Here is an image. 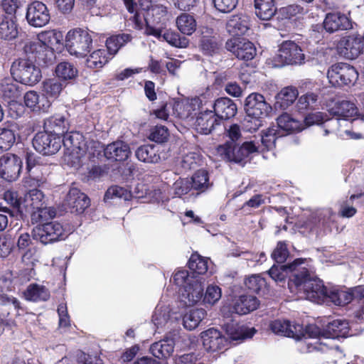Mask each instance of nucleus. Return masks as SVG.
<instances>
[{"mask_svg":"<svg viewBox=\"0 0 364 364\" xmlns=\"http://www.w3.org/2000/svg\"><path fill=\"white\" fill-rule=\"evenodd\" d=\"M272 109V106L266 102L263 95L258 93L249 95L245 101V112L248 117L252 118L247 120L248 130H257L262 126L261 119L267 117Z\"/></svg>","mask_w":364,"mask_h":364,"instance_id":"nucleus-5","label":"nucleus"},{"mask_svg":"<svg viewBox=\"0 0 364 364\" xmlns=\"http://www.w3.org/2000/svg\"><path fill=\"white\" fill-rule=\"evenodd\" d=\"M289 250L284 242H279L272 253V259L277 263L282 264L289 256Z\"/></svg>","mask_w":364,"mask_h":364,"instance_id":"nucleus-60","label":"nucleus"},{"mask_svg":"<svg viewBox=\"0 0 364 364\" xmlns=\"http://www.w3.org/2000/svg\"><path fill=\"white\" fill-rule=\"evenodd\" d=\"M200 156L196 152H189L185 154L181 161V166L184 170L196 168L200 162Z\"/></svg>","mask_w":364,"mask_h":364,"instance_id":"nucleus-59","label":"nucleus"},{"mask_svg":"<svg viewBox=\"0 0 364 364\" xmlns=\"http://www.w3.org/2000/svg\"><path fill=\"white\" fill-rule=\"evenodd\" d=\"M225 48L238 59L242 60H250L256 55V48L254 44L245 38L229 39L225 43Z\"/></svg>","mask_w":364,"mask_h":364,"instance_id":"nucleus-15","label":"nucleus"},{"mask_svg":"<svg viewBox=\"0 0 364 364\" xmlns=\"http://www.w3.org/2000/svg\"><path fill=\"white\" fill-rule=\"evenodd\" d=\"M277 128L284 136L293 132H301L304 129L303 123L294 119L290 114L284 113L277 119Z\"/></svg>","mask_w":364,"mask_h":364,"instance_id":"nucleus-30","label":"nucleus"},{"mask_svg":"<svg viewBox=\"0 0 364 364\" xmlns=\"http://www.w3.org/2000/svg\"><path fill=\"white\" fill-rule=\"evenodd\" d=\"M352 301V296L348 291L342 289H329L326 297V304L332 303L336 306H344Z\"/></svg>","mask_w":364,"mask_h":364,"instance_id":"nucleus-39","label":"nucleus"},{"mask_svg":"<svg viewBox=\"0 0 364 364\" xmlns=\"http://www.w3.org/2000/svg\"><path fill=\"white\" fill-rule=\"evenodd\" d=\"M203 345L208 352H218L226 348L228 344L227 338L222 333L215 328H210L200 333Z\"/></svg>","mask_w":364,"mask_h":364,"instance_id":"nucleus-18","label":"nucleus"},{"mask_svg":"<svg viewBox=\"0 0 364 364\" xmlns=\"http://www.w3.org/2000/svg\"><path fill=\"white\" fill-rule=\"evenodd\" d=\"M24 102L30 108L37 107L38 109L46 111L50 106V102L45 97H41L35 91L27 92L24 96Z\"/></svg>","mask_w":364,"mask_h":364,"instance_id":"nucleus-44","label":"nucleus"},{"mask_svg":"<svg viewBox=\"0 0 364 364\" xmlns=\"http://www.w3.org/2000/svg\"><path fill=\"white\" fill-rule=\"evenodd\" d=\"M173 282L181 287L179 299L185 306H193L200 301L204 284L202 277L190 275L187 270H180L174 274Z\"/></svg>","mask_w":364,"mask_h":364,"instance_id":"nucleus-3","label":"nucleus"},{"mask_svg":"<svg viewBox=\"0 0 364 364\" xmlns=\"http://www.w3.org/2000/svg\"><path fill=\"white\" fill-rule=\"evenodd\" d=\"M294 287L299 292H303L306 299L314 303L323 304L326 301L328 289H327L321 280L311 277L309 270L306 267L304 274L296 275Z\"/></svg>","mask_w":364,"mask_h":364,"instance_id":"nucleus-4","label":"nucleus"},{"mask_svg":"<svg viewBox=\"0 0 364 364\" xmlns=\"http://www.w3.org/2000/svg\"><path fill=\"white\" fill-rule=\"evenodd\" d=\"M221 296V289L217 285L210 284L206 289L203 301L206 304L213 305L220 300Z\"/></svg>","mask_w":364,"mask_h":364,"instance_id":"nucleus-58","label":"nucleus"},{"mask_svg":"<svg viewBox=\"0 0 364 364\" xmlns=\"http://www.w3.org/2000/svg\"><path fill=\"white\" fill-rule=\"evenodd\" d=\"M176 23L178 29L183 34L191 36L196 30V21L193 16L188 14H181L177 17Z\"/></svg>","mask_w":364,"mask_h":364,"instance_id":"nucleus-40","label":"nucleus"},{"mask_svg":"<svg viewBox=\"0 0 364 364\" xmlns=\"http://www.w3.org/2000/svg\"><path fill=\"white\" fill-rule=\"evenodd\" d=\"M22 160L18 156L6 154L0 157V176L11 182L17 180L22 168Z\"/></svg>","mask_w":364,"mask_h":364,"instance_id":"nucleus-14","label":"nucleus"},{"mask_svg":"<svg viewBox=\"0 0 364 364\" xmlns=\"http://www.w3.org/2000/svg\"><path fill=\"white\" fill-rule=\"evenodd\" d=\"M258 151L252 141H245L241 146L237 143L226 141L218 147V153L227 161L244 164L249 156Z\"/></svg>","mask_w":364,"mask_h":364,"instance_id":"nucleus-8","label":"nucleus"},{"mask_svg":"<svg viewBox=\"0 0 364 364\" xmlns=\"http://www.w3.org/2000/svg\"><path fill=\"white\" fill-rule=\"evenodd\" d=\"M17 24L13 19L4 18L0 21V39L11 41L18 36Z\"/></svg>","mask_w":364,"mask_h":364,"instance_id":"nucleus-42","label":"nucleus"},{"mask_svg":"<svg viewBox=\"0 0 364 364\" xmlns=\"http://www.w3.org/2000/svg\"><path fill=\"white\" fill-rule=\"evenodd\" d=\"M283 136L275 127H269L261 136L262 144L265 149L270 150L275 146L277 139Z\"/></svg>","mask_w":364,"mask_h":364,"instance_id":"nucleus-53","label":"nucleus"},{"mask_svg":"<svg viewBox=\"0 0 364 364\" xmlns=\"http://www.w3.org/2000/svg\"><path fill=\"white\" fill-rule=\"evenodd\" d=\"M11 74L16 80L28 85L36 84L41 77L40 69L29 59H19L14 62Z\"/></svg>","mask_w":364,"mask_h":364,"instance_id":"nucleus-10","label":"nucleus"},{"mask_svg":"<svg viewBox=\"0 0 364 364\" xmlns=\"http://www.w3.org/2000/svg\"><path fill=\"white\" fill-rule=\"evenodd\" d=\"M24 51L26 53L33 54L35 60L38 61L44 60L45 56L47 55L45 53L49 52L52 54L49 48L40 41L27 42L24 46Z\"/></svg>","mask_w":364,"mask_h":364,"instance_id":"nucleus-43","label":"nucleus"},{"mask_svg":"<svg viewBox=\"0 0 364 364\" xmlns=\"http://www.w3.org/2000/svg\"><path fill=\"white\" fill-rule=\"evenodd\" d=\"M46 200L43 193L38 189L30 190L25 194L23 203V213H28L36 208L45 205Z\"/></svg>","mask_w":364,"mask_h":364,"instance_id":"nucleus-31","label":"nucleus"},{"mask_svg":"<svg viewBox=\"0 0 364 364\" xmlns=\"http://www.w3.org/2000/svg\"><path fill=\"white\" fill-rule=\"evenodd\" d=\"M27 169L29 175L36 181L38 186L46 182L45 174H46L47 167L36 164V159L29 156L27 159Z\"/></svg>","mask_w":364,"mask_h":364,"instance_id":"nucleus-41","label":"nucleus"},{"mask_svg":"<svg viewBox=\"0 0 364 364\" xmlns=\"http://www.w3.org/2000/svg\"><path fill=\"white\" fill-rule=\"evenodd\" d=\"M302 11L303 8L296 4H290L280 9V12L285 18H290Z\"/></svg>","mask_w":364,"mask_h":364,"instance_id":"nucleus-64","label":"nucleus"},{"mask_svg":"<svg viewBox=\"0 0 364 364\" xmlns=\"http://www.w3.org/2000/svg\"><path fill=\"white\" fill-rule=\"evenodd\" d=\"M220 124V121L211 110L201 112L193 124L196 130L203 134H208Z\"/></svg>","mask_w":364,"mask_h":364,"instance_id":"nucleus-24","label":"nucleus"},{"mask_svg":"<svg viewBox=\"0 0 364 364\" xmlns=\"http://www.w3.org/2000/svg\"><path fill=\"white\" fill-rule=\"evenodd\" d=\"M298 96V90L293 87L283 88L275 97V109L284 110L291 105Z\"/></svg>","mask_w":364,"mask_h":364,"instance_id":"nucleus-33","label":"nucleus"},{"mask_svg":"<svg viewBox=\"0 0 364 364\" xmlns=\"http://www.w3.org/2000/svg\"><path fill=\"white\" fill-rule=\"evenodd\" d=\"M340 46L346 58L355 59L364 50V40L358 34L353 33L342 38Z\"/></svg>","mask_w":364,"mask_h":364,"instance_id":"nucleus-21","label":"nucleus"},{"mask_svg":"<svg viewBox=\"0 0 364 364\" xmlns=\"http://www.w3.org/2000/svg\"><path fill=\"white\" fill-rule=\"evenodd\" d=\"M31 214L32 223L43 224L46 221L54 218L56 211L53 208L47 207L46 205H43L41 208H36L28 213Z\"/></svg>","mask_w":364,"mask_h":364,"instance_id":"nucleus-46","label":"nucleus"},{"mask_svg":"<svg viewBox=\"0 0 364 364\" xmlns=\"http://www.w3.org/2000/svg\"><path fill=\"white\" fill-rule=\"evenodd\" d=\"M223 328L230 339L240 342L252 338L257 332L254 327L240 325L236 320H230L223 325Z\"/></svg>","mask_w":364,"mask_h":364,"instance_id":"nucleus-20","label":"nucleus"},{"mask_svg":"<svg viewBox=\"0 0 364 364\" xmlns=\"http://www.w3.org/2000/svg\"><path fill=\"white\" fill-rule=\"evenodd\" d=\"M93 33L87 29L80 28L70 31L66 35V48L68 52L76 57L86 56L92 48Z\"/></svg>","mask_w":364,"mask_h":364,"instance_id":"nucleus-6","label":"nucleus"},{"mask_svg":"<svg viewBox=\"0 0 364 364\" xmlns=\"http://www.w3.org/2000/svg\"><path fill=\"white\" fill-rule=\"evenodd\" d=\"M162 37L168 43L177 48H186L189 44L187 38L182 37L175 32L166 31Z\"/></svg>","mask_w":364,"mask_h":364,"instance_id":"nucleus-55","label":"nucleus"},{"mask_svg":"<svg viewBox=\"0 0 364 364\" xmlns=\"http://www.w3.org/2000/svg\"><path fill=\"white\" fill-rule=\"evenodd\" d=\"M56 75L65 80L75 78L77 75V70L68 62L60 63L55 68Z\"/></svg>","mask_w":364,"mask_h":364,"instance_id":"nucleus-52","label":"nucleus"},{"mask_svg":"<svg viewBox=\"0 0 364 364\" xmlns=\"http://www.w3.org/2000/svg\"><path fill=\"white\" fill-rule=\"evenodd\" d=\"M3 199L8 205H4L2 203H0L1 212L8 213L11 217L23 213V203H21L17 192L6 191L4 193Z\"/></svg>","mask_w":364,"mask_h":364,"instance_id":"nucleus-26","label":"nucleus"},{"mask_svg":"<svg viewBox=\"0 0 364 364\" xmlns=\"http://www.w3.org/2000/svg\"><path fill=\"white\" fill-rule=\"evenodd\" d=\"M270 330L276 335L301 340L303 338H325V328H321L315 324L305 326L302 320H271Z\"/></svg>","mask_w":364,"mask_h":364,"instance_id":"nucleus-2","label":"nucleus"},{"mask_svg":"<svg viewBox=\"0 0 364 364\" xmlns=\"http://www.w3.org/2000/svg\"><path fill=\"white\" fill-rule=\"evenodd\" d=\"M188 267L193 272L191 275L200 276L208 270V262L199 255H192L188 261Z\"/></svg>","mask_w":364,"mask_h":364,"instance_id":"nucleus-50","label":"nucleus"},{"mask_svg":"<svg viewBox=\"0 0 364 364\" xmlns=\"http://www.w3.org/2000/svg\"><path fill=\"white\" fill-rule=\"evenodd\" d=\"M329 82L334 87L353 85L358 78L354 67L347 63L333 65L327 72Z\"/></svg>","mask_w":364,"mask_h":364,"instance_id":"nucleus-11","label":"nucleus"},{"mask_svg":"<svg viewBox=\"0 0 364 364\" xmlns=\"http://www.w3.org/2000/svg\"><path fill=\"white\" fill-rule=\"evenodd\" d=\"M305 259L298 258L287 264H274L268 271V274L274 281L282 284H284L289 277L288 285L291 289L295 284L294 279L296 275L300 276L301 273L305 274Z\"/></svg>","mask_w":364,"mask_h":364,"instance_id":"nucleus-7","label":"nucleus"},{"mask_svg":"<svg viewBox=\"0 0 364 364\" xmlns=\"http://www.w3.org/2000/svg\"><path fill=\"white\" fill-rule=\"evenodd\" d=\"M318 100V95L313 92H308L299 97L296 102V110L299 112L314 109Z\"/></svg>","mask_w":364,"mask_h":364,"instance_id":"nucleus-51","label":"nucleus"},{"mask_svg":"<svg viewBox=\"0 0 364 364\" xmlns=\"http://www.w3.org/2000/svg\"><path fill=\"white\" fill-rule=\"evenodd\" d=\"M65 149L63 160L70 167L78 169L81 167L86 158L95 161L100 151L94 149L95 146H87L83 140V136L79 132H70L63 139Z\"/></svg>","mask_w":364,"mask_h":364,"instance_id":"nucleus-1","label":"nucleus"},{"mask_svg":"<svg viewBox=\"0 0 364 364\" xmlns=\"http://www.w3.org/2000/svg\"><path fill=\"white\" fill-rule=\"evenodd\" d=\"M135 156L139 161L149 164H156L161 159L156 146L151 144L138 147L135 151Z\"/></svg>","mask_w":364,"mask_h":364,"instance_id":"nucleus-35","label":"nucleus"},{"mask_svg":"<svg viewBox=\"0 0 364 364\" xmlns=\"http://www.w3.org/2000/svg\"><path fill=\"white\" fill-rule=\"evenodd\" d=\"M131 39L132 36L127 33L111 36L106 41L107 53L109 55L116 54L118 50Z\"/></svg>","mask_w":364,"mask_h":364,"instance_id":"nucleus-48","label":"nucleus"},{"mask_svg":"<svg viewBox=\"0 0 364 364\" xmlns=\"http://www.w3.org/2000/svg\"><path fill=\"white\" fill-rule=\"evenodd\" d=\"M129 145L123 141L110 143L104 149L105 157L111 161L122 162L131 156Z\"/></svg>","mask_w":364,"mask_h":364,"instance_id":"nucleus-22","label":"nucleus"},{"mask_svg":"<svg viewBox=\"0 0 364 364\" xmlns=\"http://www.w3.org/2000/svg\"><path fill=\"white\" fill-rule=\"evenodd\" d=\"M199 47L205 55H213L220 50V43L215 36L203 35L200 40Z\"/></svg>","mask_w":364,"mask_h":364,"instance_id":"nucleus-45","label":"nucleus"},{"mask_svg":"<svg viewBox=\"0 0 364 364\" xmlns=\"http://www.w3.org/2000/svg\"><path fill=\"white\" fill-rule=\"evenodd\" d=\"M65 205L72 212L82 213L90 205V198L77 188H71L66 196Z\"/></svg>","mask_w":364,"mask_h":364,"instance_id":"nucleus-23","label":"nucleus"},{"mask_svg":"<svg viewBox=\"0 0 364 364\" xmlns=\"http://www.w3.org/2000/svg\"><path fill=\"white\" fill-rule=\"evenodd\" d=\"M190 181L192 189L198 192L205 191L210 186L208 172L205 170H199L196 172Z\"/></svg>","mask_w":364,"mask_h":364,"instance_id":"nucleus-49","label":"nucleus"},{"mask_svg":"<svg viewBox=\"0 0 364 364\" xmlns=\"http://www.w3.org/2000/svg\"><path fill=\"white\" fill-rule=\"evenodd\" d=\"M228 32L232 36L245 35L250 28V19L245 14L232 16L227 22Z\"/></svg>","mask_w":364,"mask_h":364,"instance_id":"nucleus-29","label":"nucleus"},{"mask_svg":"<svg viewBox=\"0 0 364 364\" xmlns=\"http://www.w3.org/2000/svg\"><path fill=\"white\" fill-rule=\"evenodd\" d=\"M168 136V129L164 126H156L151 132L149 139L157 143L166 141Z\"/></svg>","mask_w":364,"mask_h":364,"instance_id":"nucleus-61","label":"nucleus"},{"mask_svg":"<svg viewBox=\"0 0 364 364\" xmlns=\"http://www.w3.org/2000/svg\"><path fill=\"white\" fill-rule=\"evenodd\" d=\"M132 193L124 188L114 186L108 188L105 195V199H112L113 198H123L128 200L132 198Z\"/></svg>","mask_w":364,"mask_h":364,"instance_id":"nucleus-57","label":"nucleus"},{"mask_svg":"<svg viewBox=\"0 0 364 364\" xmlns=\"http://www.w3.org/2000/svg\"><path fill=\"white\" fill-rule=\"evenodd\" d=\"M266 281L259 274H253L245 281V286L252 292L259 294L266 288Z\"/></svg>","mask_w":364,"mask_h":364,"instance_id":"nucleus-54","label":"nucleus"},{"mask_svg":"<svg viewBox=\"0 0 364 364\" xmlns=\"http://www.w3.org/2000/svg\"><path fill=\"white\" fill-rule=\"evenodd\" d=\"M16 140L14 132L9 129H0V150L9 149Z\"/></svg>","mask_w":364,"mask_h":364,"instance_id":"nucleus-56","label":"nucleus"},{"mask_svg":"<svg viewBox=\"0 0 364 364\" xmlns=\"http://www.w3.org/2000/svg\"><path fill=\"white\" fill-rule=\"evenodd\" d=\"M26 18L30 26L41 28L49 22L50 16L46 4L34 1L28 5Z\"/></svg>","mask_w":364,"mask_h":364,"instance_id":"nucleus-16","label":"nucleus"},{"mask_svg":"<svg viewBox=\"0 0 364 364\" xmlns=\"http://www.w3.org/2000/svg\"><path fill=\"white\" fill-rule=\"evenodd\" d=\"M357 320H332L325 327L326 338H339L354 334L352 328L357 324Z\"/></svg>","mask_w":364,"mask_h":364,"instance_id":"nucleus-17","label":"nucleus"},{"mask_svg":"<svg viewBox=\"0 0 364 364\" xmlns=\"http://www.w3.org/2000/svg\"><path fill=\"white\" fill-rule=\"evenodd\" d=\"M23 296L28 301L38 302L48 301L50 295L48 289L46 287L33 283L27 287Z\"/></svg>","mask_w":364,"mask_h":364,"instance_id":"nucleus-34","label":"nucleus"},{"mask_svg":"<svg viewBox=\"0 0 364 364\" xmlns=\"http://www.w3.org/2000/svg\"><path fill=\"white\" fill-rule=\"evenodd\" d=\"M330 114L333 116L343 118L344 119H350L358 114V108L354 103L343 100L336 102L329 110Z\"/></svg>","mask_w":364,"mask_h":364,"instance_id":"nucleus-32","label":"nucleus"},{"mask_svg":"<svg viewBox=\"0 0 364 364\" xmlns=\"http://www.w3.org/2000/svg\"><path fill=\"white\" fill-rule=\"evenodd\" d=\"M215 8L221 13H229L235 9L238 0H213Z\"/></svg>","mask_w":364,"mask_h":364,"instance_id":"nucleus-62","label":"nucleus"},{"mask_svg":"<svg viewBox=\"0 0 364 364\" xmlns=\"http://www.w3.org/2000/svg\"><path fill=\"white\" fill-rule=\"evenodd\" d=\"M109 60L105 49H98L92 52L86 60V65L92 69L102 68Z\"/></svg>","mask_w":364,"mask_h":364,"instance_id":"nucleus-47","label":"nucleus"},{"mask_svg":"<svg viewBox=\"0 0 364 364\" xmlns=\"http://www.w3.org/2000/svg\"><path fill=\"white\" fill-rule=\"evenodd\" d=\"M304 58L301 49L293 41H284L278 53L271 60L274 68L283 67L286 65L301 63Z\"/></svg>","mask_w":364,"mask_h":364,"instance_id":"nucleus-9","label":"nucleus"},{"mask_svg":"<svg viewBox=\"0 0 364 364\" xmlns=\"http://www.w3.org/2000/svg\"><path fill=\"white\" fill-rule=\"evenodd\" d=\"M213 112L217 119H229L235 116L237 107L235 102L228 97H220L213 104Z\"/></svg>","mask_w":364,"mask_h":364,"instance_id":"nucleus-25","label":"nucleus"},{"mask_svg":"<svg viewBox=\"0 0 364 364\" xmlns=\"http://www.w3.org/2000/svg\"><path fill=\"white\" fill-rule=\"evenodd\" d=\"M323 28L326 32L333 33L341 31H347L353 28L352 22L346 15L341 12H330L326 15Z\"/></svg>","mask_w":364,"mask_h":364,"instance_id":"nucleus-19","label":"nucleus"},{"mask_svg":"<svg viewBox=\"0 0 364 364\" xmlns=\"http://www.w3.org/2000/svg\"><path fill=\"white\" fill-rule=\"evenodd\" d=\"M174 346L171 341L161 340L151 345L150 353L159 359L167 358L173 352Z\"/></svg>","mask_w":364,"mask_h":364,"instance_id":"nucleus-37","label":"nucleus"},{"mask_svg":"<svg viewBox=\"0 0 364 364\" xmlns=\"http://www.w3.org/2000/svg\"><path fill=\"white\" fill-rule=\"evenodd\" d=\"M65 229L57 221L38 225L32 231L33 238L43 245L53 243L63 239Z\"/></svg>","mask_w":364,"mask_h":364,"instance_id":"nucleus-12","label":"nucleus"},{"mask_svg":"<svg viewBox=\"0 0 364 364\" xmlns=\"http://www.w3.org/2000/svg\"><path fill=\"white\" fill-rule=\"evenodd\" d=\"M63 143L61 136L52 134L45 130L38 132L33 139L34 149L43 155H52L57 153Z\"/></svg>","mask_w":364,"mask_h":364,"instance_id":"nucleus-13","label":"nucleus"},{"mask_svg":"<svg viewBox=\"0 0 364 364\" xmlns=\"http://www.w3.org/2000/svg\"><path fill=\"white\" fill-rule=\"evenodd\" d=\"M259 306V301L255 296L242 295L237 299L232 307L230 312L231 316L233 314L238 316L245 315L257 309Z\"/></svg>","mask_w":364,"mask_h":364,"instance_id":"nucleus-28","label":"nucleus"},{"mask_svg":"<svg viewBox=\"0 0 364 364\" xmlns=\"http://www.w3.org/2000/svg\"><path fill=\"white\" fill-rule=\"evenodd\" d=\"M191 189V182L188 178L177 180L173 183L174 193L179 197L188 193Z\"/></svg>","mask_w":364,"mask_h":364,"instance_id":"nucleus-63","label":"nucleus"},{"mask_svg":"<svg viewBox=\"0 0 364 364\" xmlns=\"http://www.w3.org/2000/svg\"><path fill=\"white\" fill-rule=\"evenodd\" d=\"M255 14L262 20L267 21L275 14L274 0H255Z\"/></svg>","mask_w":364,"mask_h":364,"instance_id":"nucleus-38","label":"nucleus"},{"mask_svg":"<svg viewBox=\"0 0 364 364\" xmlns=\"http://www.w3.org/2000/svg\"><path fill=\"white\" fill-rule=\"evenodd\" d=\"M69 127L68 119L60 114L52 116L44 122V129L58 136L68 134Z\"/></svg>","mask_w":364,"mask_h":364,"instance_id":"nucleus-27","label":"nucleus"},{"mask_svg":"<svg viewBox=\"0 0 364 364\" xmlns=\"http://www.w3.org/2000/svg\"><path fill=\"white\" fill-rule=\"evenodd\" d=\"M65 86L66 84L65 82H62L58 79H48L43 82V96L45 97L46 100H48V98L56 99L58 97Z\"/></svg>","mask_w":364,"mask_h":364,"instance_id":"nucleus-36","label":"nucleus"}]
</instances>
